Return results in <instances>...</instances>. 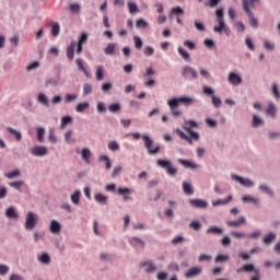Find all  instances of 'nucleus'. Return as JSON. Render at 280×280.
I'll use <instances>...</instances> for the list:
<instances>
[{"mask_svg":"<svg viewBox=\"0 0 280 280\" xmlns=\"http://www.w3.org/2000/svg\"><path fill=\"white\" fill-rule=\"evenodd\" d=\"M177 104H184V106H191L192 104H196V98L191 97V96H179L178 98H176Z\"/></svg>","mask_w":280,"mask_h":280,"instance_id":"22","label":"nucleus"},{"mask_svg":"<svg viewBox=\"0 0 280 280\" xmlns=\"http://www.w3.org/2000/svg\"><path fill=\"white\" fill-rule=\"evenodd\" d=\"M109 113H121V104L119 103H112L108 105Z\"/></svg>","mask_w":280,"mask_h":280,"instance_id":"47","label":"nucleus"},{"mask_svg":"<svg viewBox=\"0 0 280 280\" xmlns=\"http://www.w3.org/2000/svg\"><path fill=\"white\" fill-rule=\"evenodd\" d=\"M101 89H102L103 93H110V91H113V83L105 82L102 84Z\"/></svg>","mask_w":280,"mask_h":280,"instance_id":"60","label":"nucleus"},{"mask_svg":"<svg viewBox=\"0 0 280 280\" xmlns=\"http://www.w3.org/2000/svg\"><path fill=\"white\" fill-rule=\"evenodd\" d=\"M167 106L170 107L173 117H183V112L178 109L179 104L176 97L168 100Z\"/></svg>","mask_w":280,"mask_h":280,"instance_id":"10","label":"nucleus"},{"mask_svg":"<svg viewBox=\"0 0 280 280\" xmlns=\"http://www.w3.org/2000/svg\"><path fill=\"white\" fill-rule=\"evenodd\" d=\"M243 202H252V205H259L261 200L258 197H254L252 195H245L242 197Z\"/></svg>","mask_w":280,"mask_h":280,"instance_id":"34","label":"nucleus"},{"mask_svg":"<svg viewBox=\"0 0 280 280\" xmlns=\"http://www.w3.org/2000/svg\"><path fill=\"white\" fill-rule=\"evenodd\" d=\"M127 5H128L129 13L137 14V12H139V7L137 5V3L129 1Z\"/></svg>","mask_w":280,"mask_h":280,"instance_id":"52","label":"nucleus"},{"mask_svg":"<svg viewBox=\"0 0 280 280\" xmlns=\"http://www.w3.org/2000/svg\"><path fill=\"white\" fill-rule=\"evenodd\" d=\"M31 154H33V156H47L48 154V150L47 147H43V145H35L31 149Z\"/></svg>","mask_w":280,"mask_h":280,"instance_id":"13","label":"nucleus"},{"mask_svg":"<svg viewBox=\"0 0 280 280\" xmlns=\"http://www.w3.org/2000/svg\"><path fill=\"white\" fill-rule=\"evenodd\" d=\"M259 237H261V230H256L247 234V240H259Z\"/></svg>","mask_w":280,"mask_h":280,"instance_id":"57","label":"nucleus"},{"mask_svg":"<svg viewBox=\"0 0 280 280\" xmlns=\"http://www.w3.org/2000/svg\"><path fill=\"white\" fill-rule=\"evenodd\" d=\"M243 10L249 19L250 27L257 30V27H259V20L255 16V13L250 10V7H248V0H243Z\"/></svg>","mask_w":280,"mask_h":280,"instance_id":"5","label":"nucleus"},{"mask_svg":"<svg viewBox=\"0 0 280 280\" xmlns=\"http://www.w3.org/2000/svg\"><path fill=\"white\" fill-rule=\"evenodd\" d=\"M271 95H273L275 100H280L279 85L277 83H272Z\"/></svg>","mask_w":280,"mask_h":280,"instance_id":"54","label":"nucleus"},{"mask_svg":"<svg viewBox=\"0 0 280 280\" xmlns=\"http://www.w3.org/2000/svg\"><path fill=\"white\" fill-rule=\"evenodd\" d=\"M277 240V234L275 232H270L269 234L265 235L262 238V243L266 244V246H270L272 242Z\"/></svg>","mask_w":280,"mask_h":280,"instance_id":"33","label":"nucleus"},{"mask_svg":"<svg viewBox=\"0 0 280 280\" xmlns=\"http://www.w3.org/2000/svg\"><path fill=\"white\" fill-rule=\"evenodd\" d=\"M7 132H9L10 135H13V137H15L16 141L23 140V133H21V131L16 130L12 127H8Z\"/></svg>","mask_w":280,"mask_h":280,"instance_id":"39","label":"nucleus"},{"mask_svg":"<svg viewBox=\"0 0 280 280\" xmlns=\"http://www.w3.org/2000/svg\"><path fill=\"white\" fill-rule=\"evenodd\" d=\"M75 100H78V94L67 93L65 96L66 104H71V102H75Z\"/></svg>","mask_w":280,"mask_h":280,"instance_id":"56","label":"nucleus"},{"mask_svg":"<svg viewBox=\"0 0 280 280\" xmlns=\"http://www.w3.org/2000/svg\"><path fill=\"white\" fill-rule=\"evenodd\" d=\"M264 126H266L264 118L254 114L252 119V128H264Z\"/></svg>","mask_w":280,"mask_h":280,"instance_id":"24","label":"nucleus"},{"mask_svg":"<svg viewBox=\"0 0 280 280\" xmlns=\"http://www.w3.org/2000/svg\"><path fill=\"white\" fill-rule=\"evenodd\" d=\"M148 23L145 22V20H143V19H140V20H138L137 22H136V27L138 28V30H145V27H148Z\"/></svg>","mask_w":280,"mask_h":280,"instance_id":"61","label":"nucleus"},{"mask_svg":"<svg viewBox=\"0 0 280 280\" xmlns=\"http://www.w3.org/2000/svg\"><path fill=\"white\" fill-rule=\"evenodd\" d=\"M37 261L44 266H49L51 264V256H49L47 253H42L37 256Z\"/></svg>","mask_w":280,"mask_h":280,"instance_id":"28","label":"nucleus"},{"mask_svg":"<svg viewBox=\"0 0 280 280\" xmlns=\"http://www.w3.org/2000/svg\"><path fill=\"white\" fill-rule=\"evenodd\" d=\"M115 47H117V45H115V43H109L106 46V48L104 49L105 56H114L115 55Z\"/></svg>","mask_w":280,"mask_h":280,"instance_id":"44","label":"nucleus"},{"mask_svg":"<svg viewBox=\"0 0 280 280\" xmlns=\"http://www.w3.org/2000/svg\"><path fill=\"white\" fill-rule=\"evenodd\" d=\"M202 275V267H192L186 271L185 278L186 279H194V277H200Z\"/></svg>","mask_w":280,"mask_h":280,"instance_id":"17","label":"nucleus"},{"mask_svg":"<svg viewBox=\"0 0 280 280\" xmlns=\"http://www.w3.org/2000/svg\"><path fill=\"white\" fill-rule=\"evenodd\" d=\"M5 178H9V180H12V178H18V176H21V171H19V168L11 171L9 173H7Z\"/></svg>","mask_w":280,"mask_h":280,"instance_id":"53","label":"nucleus"},{"mask_svg":"<svg viewBox=\"0 0 280 280\" xmlns=\"http://www.w3.org/2000/svg\"><path fill=\"white\" fill-rule=\"evenodd\" d=\"M24 185H25V182H23V180L10 182L9 183V187H12V189H15L20 194H23V189L21 187H23Z\"/></svg>","mask_w":280,"mask_h":280,"instance_id":"35","label":"nucleus"},{"mask_svg":"<svg viewBox=\"0 0 280 280\" xmlns=\"http://www.w3.org/2000/svg\"><path fill=\"white\" fill-rule=\"evenodd\" d=\"M94 200L97 202V205H101L102 207H106L108 205V196L98 192L94 195Z\"/></svg>","mask_w":280,"mask_h":280,"instance_id":"23","label":"nucleus"},{"mask_svg":"<svg viewBox=\"0 0 280 280\" xmlns=\"http://www.w3.org/2000/svg\"><path fill=\"white\" fill-rule=\"evenodd\" d=\"M178 164L183 165L186 170H192L194 172L200 170V165L196 164L194 162H190L189 160L178 159Z\"/></svg>","mask_w":280,"mask_h":280,"instance_id":"14","label":"nucleus"},{"mask_svg":"<svg viewBox=\"0 0 280 280\" xmlns=\"http://www.w3.org/2000/svg\"><path fill=\"white\" fill-rule=\"evenodd\" d=\"M36 224H38V220L36 219V214L32 211L27 212L25 229L26 231H34L36 229Z\"/></svg>","mask_w":280,"mask_h":280,"instance_id":"11","label":"nucleus"},{"mask_svg":"<svg viewBox=\"0 0 280 280\" xmlns=\"http://www.w3.org/2000/svg\"><path fill=\"white\" fill-rule=\"evenodd\" d=\"M266 113L269 115V117H271V119L277 118V106L275 105V103L269 104Z\"/></svg>","mask_w":280,"mask_h":280,"instance_id":"40","label":"nucleus"},{"mask_svg":"<svg viewBox=\"0 0 280 280\" xmlns=\"http://www.w3.org/2000/svg\"><path fill=\"white\" fill-rule=\"evenodd\" d=\"M183 191L186 196H194V186L189 182H183Z\"/></svg>","mask_w":280,"mask_h":280,"instance_id":"30","label":"nucleus"},{"mask_svg":"<svg viewBox=\"0 0 280 280\" xmlns=\"http://www.w3.org/2000/svg\"><path fill=\"white\" fill-rule=\"evenodd\" d=\"M215 16L218 26L213 27V32L217 34H222V32H224L226 36H229L231 34V30H229V26H226V23L224 22V9H218L215 11Z\"/></svg>","mask_w":280,"mask_h":280,"instance_id":"1","label":"nucleus"},{"mask_svg":"<svg viewBox=\"0 0 280 280\" xmlns=\"http://www.w3.org/2000/svg\"><path fill=\"white\" fill-rule=\"evenodd\" d=\"M51 36L54 38H58V36H60V24L58 22H54L51 24V32H50Z\"/></svg>","mask_w":280,"mask_h":280,"instance_id":"42","label":"nucleus"},{"mask_svg":"<svg viewBox=\"0 0 280 280\" xmlns=\"http://www.w3.org/2000/svg\"><path fill=\"white\" fill-rule=\"evenodd\" d=\"M117 194H118V196H122V200L125 202H128V200H130V194H131L130 188L119 187L117 189Z\"/></svg>","mask_w":280,"mask_h":280,"instance_id":"25","label":"nucleus"},{"mask_svg":"<svg viewBox=\"0 0 280 280\" xmlns=\"http://www.w3.org/2000/svg\"><path fill=\"white\" fill-rule=\"evenodd\" d=\"M192 128H198V122L196 120H185L183 130L188 132V135L194 138V141H200V133L191 130Z\"/></svg>","mask_w":280,"mask_h":280,"instance_id":"7","label":"nucleus"},{"mask_svg":"<svg viewBox=\"0 0 280 280\" xmlns=\"http://www.w3.org/2000/svg\"><path fill=\"white\" fill-rule=\"evenodd\" d=\"M189 205L192 206L195 209H207V207H209V202L202 199H190Z\"/></svg>","mask_w":280,"mask_h":280,"instance_id":"19","label":"nucleus"},{"mask_svg":"<svg viewBox=\"0 0 280 280\" xmlns=\"http://www.w3.org/2000/svg\"><path fill=\"white\" fill-rule=\"evenodd\" d=\"M182 78L184 80H198V71L191 66H183Z\"/></svg>","mask_w":280,"mask_h":280,"instance_id":"8","label":"nucleus"},{"mask_svg":"<svg viewBox=\"0 0 280 280\" xmlns=\"http://www.w3.org/2000/svg\"><path fill=\"white\" fill-rule=\"evenodd\" d=\"M139 268H143V272H145V275L156 272V265L154 264V260H143L139 264Z\"/></svg>","mask_w":280,"mask_h":280,"instance_id":"12","label":"nucleus"},{"mask_svg":"<svg viewBox=\"0 0 280 280\" xmlns=\"http://www.w3.org/2000/svg\"><path fill=\"white\" fill-rule=\"evenodd\" d=\"M233 200V195L228 196L225 199H219L217 201H212V207L226 206L229 202Z\"/></svg>","mask_w":280,"mask_h":280,"instance_id":"32","label":"nucleus"},{"mask_svg":"<svg viewBox=\"0 0 280 280\" xmlns=\"http://www.w3.org/2000/svg\"><path fill=\"white\" fill-rule=\"evenodd\" d=\"M72 121H73V118L71 116L61 117L60 129L65 130V128H67V126H69V124H71Z\"/></svg>","mask_w":280,"mask_h":280,"instance_id":"46","label":"nucleus"},{"mask_svg":"<svg viewBox=\"0 0 280 280\" xmlns=\"http://www.w3.org/2000/svg\"><path fill=\"white\" fill-rule=\"evenodd\" d=\"M128 243L132 246V248H145V241H142L137 236L129 237Z\"/></svg>","mask_w":280,"mask_h":280,"instance_id":"16","label":"nucleus"},{"mask_svg":"<svg viewBox=\"0 0 280 280\" xmlns=\"http://www.w3.org/2000/svg\"><path fill=\"white\" fill-rule=\"evenodd\" d=\"M184 47H187V49H189L190 51H194L196 49V43L186 39L184 40Z\"/></svg>","mask_w":280,"mask_h":280,"instance_id":"63","label":"nucleus"},{"mask_svg":"<svg viewBox=\"0 0 280 280\" xmlns=\"http://www.w3.org/2000/svg\"><path fill=\"white\" fill-rule=\"evenodd\" d=\"M228 82L232 84V86H240L242 84V75L235 73V72H230L228 77Z\"/></svg>","mask_w":280,"mask_h":280,"instance_id":"15","label":"nucleus"},{"mask_svg":"<svg viewBox=\"0 0 280 280\" xmlns=\"http://www.w3.org/2000/svg\"><path fill=\"white\" fill-rule=\"evenodd\" d=\"M75 65L78 67V70L82 71V73H84V75L89 78V71L86 70V68H84V63L82 62V59H77Z\"/></svg>","mask_w":280,"mask_h":280,"instance_id":"49","label":"nucleus"},{"mask_svg":"<svg viewBox=\"0 0 280 280\" xmlns=\"http://www.w3.org/2000/svg\"><path fill=\"white\" fill-rule=\"evenodd\" d=\"M202 93L203 95H207V97H211V103L214 108H220V106H222V98L215 96V90L213 88L203 85Z\"/></svg>","mask_w":280,"mask_h":280,"instance_id":"2","label":"nucleus"},{"mask_svg":"<svg viewBox=\"0 0 280 280\" xmlns=\"http://www.w3.org/2000/svg\"><path fill=\"white\" fill-rule=\"evenodd\" d=\"M258 190L261 194H266L269 198H275V190L272 189V187L268 186V184H260L258 186Z\"/></svg>","mask_w":280,"mask_h":280,"instance_id":"21","label":"nucleus"},{"mask_svg":"<svg viewBox=\"0 0 280 280\" xmlns=\"http://www.w3.org/2000/svg\"><path fill=\"white\" fill-rule=\"evenodd\" d=\"M69 10L72 12V14H79V12L82 10V7L80 3H72L69 5Z\"/></svg>","mask_w":280,"mask_h":280,"instance_id":"55","label":"nucleus"},{"mask_svg":"<svg viewBox=\"0 0 280 280\" xmlns=\"http://www.w3.org/2000/svg\"><path fill=\"white\" fill-rule=\"evenodd\" d=\"M177 54L180 56V58H183V60H185L186 62H189V60H191V55H189V52L183 48V46H178L177 48Z\"/></svg>","mask_w":280,"mask_h":280,"instance_id":"31","label":"nucleus"},{"mask_svg":"<svg viewBox=\"0 0 280 280\" xmlns=\"http://www.w3.org/2000/svg\"><path fill=\"white\" fill-rule=\"evenodd\" d=\"M207 235H222L224 233V230L218 225H210L207 231Z\"/></svg>","mask_w":280,"mask_h":280,"instance_id":"27","label":"nucleus"},{"mask_svg":"<svg viewBox=\"0 0 280 280\" xmlns=\"http://www.w3.org/2000/svg\"><path fill=\"white\" fill-rule=\"evenodd\" d=\"M95 75H96L97 82H102V80H104V66H98L96 68Z\"/></svg>","mask_w":280,"mask_h":280,"instance_id":"50","label":"nucleus"},{"mask_svg":"<svg viewBox=\"0 0 280 280\" xmlns=\"http://www.w3.org/2000/svg\"><path fill=\"white\" fill-rule=\"evenodd\" d=\"M98 161L101 163L105 161V170H110V167H113V162L110 161V158H108L107 155H101L98 158Z\"/></svg>","mask_w":280,"mask_h":280,"instance_id":"45","label":"nucleus"},{"mask_svg":"<svg viewBox=\"0 0 280 280\" xmlns=\"http://www.w3.org/2000/svg\"><path fill=\"white\" fill-rule=\"evenodd\" d=\"M246 223V218L244 217H240V219L237 221H226V225L230 229H237L240 226H242V224Z\"/></svg>","mask_w":280,"mask_h":280,"instance_id":"29","label":"nucleus"},{"mask_svg":"<svg viewBox=\"0 0 280 280\" xmlns=\"http://www.w3.org/2000/svg\"><path fill=\"white\" fill-rule=\"evenodd\" d=\"M5 218L9 220H19V212L14 207H9L4 212Z\"/></svg>","mask_w":280,"mask_h":280,"instance_id":"26","label":"nucleus"},{"mask_svg":"<svg viewBox=\"0 0 280 280\" xmlns=\"http://www.w3.org/2000/svg\"><path fill=\"white\" fill-rule=\"evenodd\" d=\"M156 165L158 167H161V170H165L168 176H176V174H178V168H176L170 160L159 159L156 160Z\"/></svg>","mask_w":280,"mask_h":280,"instance_id":"3","label":"nucleus"},{"mask_svg":"<svg viewBox=\"0 0 280 280\" xmlns=\"http://www.w3.org/2000/svg\"><path fill=\"white\" fill-rule=\"evenodd\" d=\"M49 231L54 235H60V231H62V224H60V222H58L57 220H51Z\"/></svg>","mask_w":280,"mask_h":280,"instance_id":"20","label":"nucleus"},{"mask_svg":"<svg viewBox=\"0 0 280 280\" xmlns=\"http://www.w3.org/2000/svg\"><path fill=\"white\" fill-rule=\"evenodd\" d=\"M81 156H82V160L85 161V163H91V149L89 148H84L81 150Z\"/></svg>","mask_w":280,"mask_h":280,"instance_id":"41","label":"nucleus"},{"mask_svg":"<svg viewBox=\"0 0 280 280\" xmlns=\"http://www.w3.org/2000/svg\"><path fill=\"white\" fill-rule=\"evenodd\" d=\"M211 259H213V257H211V255H207V254H200L198 257V261L199 264H203V261H211Z\"/></svg>","mask_w":280,"mask_h":280,"instance_id":"59","label":"nucleus"},{"mask_svg":"<svg viewBox=\"0 0 280 280\" xmlns=\"http://www.w3.org/2000/svg\"><path fill=\"white\" fill-rule=\"evenodd\" d=\"M189 228L194 229V231H200V229H202V223H200V221L192 220L189 223Z\"/></svg>","mask_w":280,"mask_h":280,"instance_id":"58","label":"nucleus"},{"mask_svg":"<svg viewBox=\"0 0 280 280\" xmlns=\"http://www.w3.org/2000/svg\"><path fill=\"white\" fill-rule=\"evenodd\" d=\"M80 196H82V192L80 190H74L70 197L71 202L75 206L80 205Z\"/></svg>","mask_w":280,"mask_h":280,"instance_id":"43","label":"nucleus"},{"mask_svg":"<svg viewBox=\"0 0 280 280\" xmlns=\"http://www.w3.org/2000/svg\"><path fill=\"white\" fill-rule=\"evenodd\" d=\"M45 86H58V80L50 77V78L46 79Z\"/></svg>","mask_w":280,"mask_h":280,"instance_id":"62","label":"nucleus"},{"mask_svg":"<svg viewBox=\"0 0 280 280\" xmlns=\"http://www.w3.org/2000/svg\"><path fill=\"white\" fill-rule=\"evenodd\" d=\"M83 45L84 44H78L75 42H71L66 49L68 60H73V58H75V52L78 56H80L84 49ZM75 46H77V50H75Z\"/></svg>","mask_w":280,"mask_h":280,"instance_id":"6","label":"nucleus"},{"mask_svg":"<svg viewBox=\"0 0 280 280\" xmlns=\"http://www.w3.org/2000/svg\"><path fill=\"white\" fill-rule=\"evenodd\" d=\"M142 139L144 141V148L148 150V154H150V156H154L155 154H159L161 152V144H156L152 149V143H154V140H152L150 136H148L147 133H143Z\"/></svg>","mask_w":280,"mask_h":280,"instance_id":"4","label":"nucleus"},{"mask_svg":"<svg viewBox=\"0 0 280 280\" xmlns=\"http://www.w3.org/2000/svg\"><path fill=\"white\" fill-rule=\"evenodd\" d=\"M268 139L270 141H275L276 139H280V131H269Z\"/></svg>","mask_w":280,"mask_h":280,"instance_id":"64","label":"nucleus"},{"mask_svg":"<svg viewBox=\"0 0 280 280\" xmlns=\"http://www.w3.org/2000/svg\"><path fill=\"white\" fill-rule=\"evenodd\" d=\"M231 178L247 189L255 187V182H253L250 178L242 177L237 174H231Z\"/></svg>","mask_w":280,"mask_h":280,"instance_id":"9","label":"nucleus"},{"mask_svg":"<svg viewBox=\"0 0 280 280\" xmlns=\"http://www.w3.org/2000/svg\"><path fill=\"white\" fill-rule=\"evenodd\" d=\"M37 102H38V104H42V106H46V107L49 106V98L47 97V94H45V93H39L37 95Z\"/></svg>","mask_w":280,"mask_h":280,"instance_id":"38","label":"nucleus"},{"mask_svg":"<svg viewBox=\"0 0 280 280\" xmlns=\"http://www.w3.org/2000/svg\"><path fill=\"white\" fill-rule=\"evenodd\" d=\"M236 272H255V275H259V268H255L254 264H245Z\"/></svg>","mask_w":280,"mask_h":280,"instance_id":"18","label":"nucleus"},{"mask_svg":"<svg viewBox=\"0 0 280 280\" xmlns=\"http://www.w3.org/2000/svg\"><path fill=\"white\" fill-rule=\"evenodd\" d=\"M91 108V104L89 102L78 103L75 106V113H84V110H89Z\"/></svg>","mask_w":280,"mask_h":280,"instance_id":"36","label":"nucleus"},{"mask_svg":"<svg viewBox=\"0 0 280 280\" xmlns=\"http://www.w3.org/2000/svg\"><path fill=\"white\" fill-rule=\"evenodd\" d=\"M36 136L38 143H45V127H37L36 128Z\"/></svg>","mask_w":280,"mask_h":280,"instance_id":"37","label":"nucleus"},{"mask_svg":"<svg viewBox=\"0 0 280 280\" xmlns=\"http://www.w3.org/2000/svg\"><path fill=\"white\" fill-rule=\"evenodd\" d=\"M230 235H231L232 237H234V240H244V238L247 237V234H246V233H244V232H237V231H232V232L230 233Z\"/></svg>","mask_w":280,"mask_h":280,"instance_id":"51","label":"nucleus"},{"mask_svg":"<svg viewBox=\"0 0 280 280\" xmlns=\"http://www.w3.org/2000/svg\"><path fill=\"white\" fill-rule=\"evenodd\" d=\"M107 148L110 152H119V142L113 140V141H109L108 144H107Z\"/></svg>","mask_w":280,"mask_h":280,"instance_id":"48","label":"nucleus"}]
</instances>
